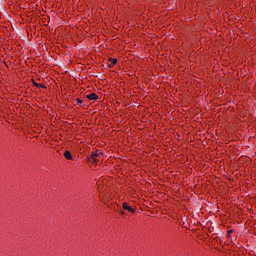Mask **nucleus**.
Returning a JSON list of instances; mask_svg holds the SVG:
<instances>
[{
	"label": "nucleus",
	"mask_w": 256,
	"mask_h": 256,
	"mask_svg": "<svg viewBox=\"0 0 256 256\" xmlns=\"http://www.w3.org/2000/svg\"><path fill=\"white\" fill-rule=\"evenodd\" d=\"M101 157H103V152L96 150L95 152H92L90 156H88V162L92 163L93 165H97Z\"/></svg>",
	"instance_id": "nucleus-1"
},
{
	"label": "nucleus",
	"mask_w": 256,
	"mask_h": 256,
	"mask_svg": "<svg viewBox=\"0 0 256 256\" xmlns=\"http://www.w3.org/2000/svg\"><path fill=\"white\" fill-rule=\"evenodd\" d=\"M109 61L112 63V65H117V58H109Z\"/></svg>",
	"instance_id": "nucleus-7"
},
{
	"label": "nucleus",
	"mask_w": 256,
	"mask_h": 256,
	"mask_svg": "<svg viewBox=\"0 0 256 256\" xmlns=\"http://www.w3.org/2000/svg\"><path fill=\"white\" fill-rule=\"evenodd\" d=\"M122 209L128 211L129 213H135V209H133L127 202H124L122 205Z\"/></svg>",
	"instance_id": "nucleus-2"
},
{
	"label": "nucleus",
	"mask_w": 256,
	"mask_h": 256,
	"mask_svg": "<svg viewBox=\"0 0 256 256\" xmlns=\"http://www.w3.org/2000/svg\"><path fill=\"white\" fill-rule=\"evenodd\" d=\"M64 157L67 159V161H73V156L71 155V152L69 150H65Z\"/></svg>",
	"instance_id": "nucleus-4"
},
{
	"label": "nucleus",
	"mask_w": 256,
	"mask_h": 256,
	"mask_svg": "<svg viewBox=\"0 0 256 256\" xmlns=\"http://www.w3.org/2000/svg\"><path fill=\"white\" fill-rule=\"evenodd\" d=\"M76 103H77V105H83V100L80 98H77Z\"/></svg>",
	"instance_id": "nucleus-8"
},
{
	"label": "nucleus",
	"mask_w": 256,
	"mask_h": 256,
	"mask_svg": "<svg viewBox=\"0 0 256 256\" xmlns=\"http://www.w3.org/2000/svg\"><path fill=\"white\" fill-rule=\"evenodd\" d=\"M233 233H234L233 229H230L227 231L226 238L228 239V241H233L231 238V234H233Z\"/></svg>",
	"instance_id": "nucleus-6"
},
{
	"label": "nucleus",
	"mask_w": 256,
	"mask_h": 256,
	"mask_svg": "<svg viewBox=\"0 0 256 256\" xmlns=\"http://www.w3.org/2000/svg\"><path fill=\"white\" fill-rule=\"evenodd\" d=\"M32 83H33V85H34L35 87H38L39 89H45V88H46L45 85L39 84V83L35 82L34 79H32Z\"/></svg>",
	"instance_id": "nucleus-5"
},
{
	"label": "nucleus",
	"mask_w": 256,
	"mask_h": 256,
	"mask_svg": "<svg viewBox=\"0 0 256 256\" xmlns=\"http://www.w3.org/2000/svg\"><path fill=\"white\" fill-rule=\"evenodd\" d=\"M86 98H88L89 101H97V99H99V96L95 93H91L86 95Z\"/></svg>",
	"instance_id": "nucleus-3"
}]
</instances>
